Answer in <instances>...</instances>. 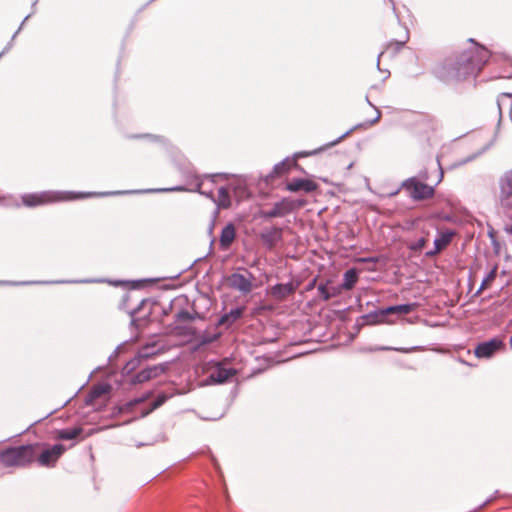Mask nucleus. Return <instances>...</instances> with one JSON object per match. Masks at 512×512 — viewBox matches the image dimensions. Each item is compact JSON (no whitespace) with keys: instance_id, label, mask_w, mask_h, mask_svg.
I'll use <instances>...</instances> for the list:
<instances>
[{"instance_id":"f257e3e1","label":"nucleus","mask_w":512,"mask_h":512,"mask_svg":"<svg viewBox=\"0 0 512 512\" xmlns=\"http://www.w3.org/2000/svg\"><path fill=\"white\" fill-rule=\"evenodd\" d=\"M472 46L459 54L448 56L437 62L431 74L444 84L458 83L470 77H476L493 56L485 46L473 38L468 40Z\"/></svg>"},{"instance_id":"f03ea898","label":"nucleus","mask_w":512,"mask_h":512,"mask_svg":"<svg viewBox=\"0 0 512 512\" xmlns=\"http://www.w3.org/2000/svg\"><path fill=\"white\" fill-rule=\"evenodd\" d=\"M352 131L353 130H347L344 134L337 136L336 138H334L332 140H329L325 144H323L313 150L297 152L292 157H286L285 159H283L282 161H280L279 163L274 165L272 171L264 177V181L267 184H269L273 181L274 178L287 174L292 168L298 167V164H297L298 158L308 157V156L319 154V153L329 149L330 147L336 145L337 143H339L343 138H345L347 135H349Z\"/></svg>"},{"instance_id":"7ed1b4c3","label":"nucleus","mask_w":512,"mask_h":512,"mask_svg":"<svg viewBox=\"0 0 512 512\" xmlns=\"http://www.w3.org/2000/svg\"><path fill=\"white\" fill-rule=\"evenodd\" d=\"M124 192L115 191V192H102V193H74V192H51L44 191L40 193H29L24 194L22 196V202L27 207H35L39 205H43L50 202L63 201V200H74L78 198H85L93 195L98 196H109V195H117L123 194Z\"/></svg>"},{"instance_id":"20e7f679","label":"nucleus","mask_w":512,"mask_h":512,"mask_svg":"<svg viewBox=\"0 0 512 512\" xmlns=\"http://www.w3.org/2000/svg\"><path fill=\"white\" fill-rule=\"evenodd\" d=\"M40 447L39 443L8 447L0 451V464L4 467H25L35 461Z\"/></svg>"},{"instance_id":"39448f33","label":"nucleus","mask_w":512,"mask_h":512,"mask_svg":"<svg viewBox=\"0 0 512 512\" xmlns=\"http://www.w3.org/2000/svg\"><path fill=\"white\" fill-rule=\"evenodd\" d=\"M401 187L405 189L409 196L415 200H426L434 196V186L427 185L419 181L416 177H410L402 182Z\"/></svg>"},{"instance_id":"423d86ee","label":"nucleus","mask_w":512,"mask_h":512,"mask_svg":"<svg viewBox=\"0 0 512 512\" xmlns=\"http://www.w3.org/2000/svg\"><path fill=\"white\" fill-rule=\"evenodd\" d=\"M303 202L296 201L290 198H282L280 201L274 203L273 207L269 210H264L261 213L262 218L272 219L276 217H284L294 210L300 208Z\"/></svg>"},{"instance_id":"0eeeda50","label":"nucleus","mask_w":512,"mask_h":512,"mask_svg":"<svg viewBox=\"0 0 512 512\" xmlns=\"http://www.w3.org/2000/svg\"><path fill=\"white\" fill-rule=\"evenodd\" d=\"M242 271L243 273L234 272L229 276V285L242 294H248L252 291L254 276L247 269L243 268Z\"/></svg>"},{"instance_id":"6e6552de","label":"nucleus","mask_w":512,"mask_h":512,"mask_svg":"<svg viewBox=\"0 0 512 512\" xmlns=\"http://www.w3.org/2000/svg\"><path fill=\"white\" fill-rule=\"evenodd\" d=\"M499 202L503 208L512 210V169L499 178Z\"/></svg>"},{"instance_id":"1a4fd4ad","label":"nucleus","mask_w":512,"mask_h":512,"mask_svg":"<svg viewBox=\"0 0 512 512\" xmlns=\"http://www.w3.org/2000/svg\"><path fill=\"white\" fill-rule=\"evenodd\" d=\"M39 450V448L37 449ZM65 447L62 444H54L53 446L37 451L36 459L40 466L52 467L64 453Z\"/></svg>"},{"instance_id":"9d476101","label":"nucleus","mask_w":512,"mask_h":512,"mask_svg":"<svg viewBox=\"0 0 512 512\" xmlns=\"http://www.w3.org/2000/svg\"><path fill=\"white\" fill-rule=\"evenodd\" d=\"M502 346V340H500L499 338H492L488 341L479 343L475 348V355L478 358H489Z\"/></svg>"},{"instance_id":"9b49d317","label":"nucleus","mask_w":512,"mask_h":512,"mask_svg":"<svg viewBox=\"0 0 512 512\" xmlns=\"http://www.w3.org/2000/svg\"><path fill=\"white\" fill-rule=\"evenodd\" d=\"M166 370V365L160 364V365H154L151 367H147L145 369H142L137 374L134 375L132 382L133 383H143L150 379L156 378L162 373H164Z\"/></svg>"},{"instance_id":"f8f14e48","label":"nucleus","mask_w":512,"mask_h":512,"mask_svg":"<svg viewBox=\"0 0 512 512\" xmlns=\"http://www.w3.org/2000/svg\"><path fill=\"white\" fill-rule=\"evenodd\" d=\"M286 189L290 192L304 191L311 193L317 189V184L309 179L294 178L287 183Z\"/></svg>"},{"instance_id":"ddd939ff","label":"nucleus","mask_w":512,"mask_h":512,"mask_svg":"<svg viewBox=\"0 0 512 512\" xmlns=\"http://www.w3.org/2000/svg\"><path fill=\"white\" fill-rule=\"evenodd\" d=\"M235 375V370L232 368H226L221 364L217 363L216 367L210 372L209 380L212 383L221 384L226 382L232 376Z\"/></svg>"},{"instance_id":"4468645a","label":"nucleus","mask_w":512,"mask_h":512,"mask_svg":"<svg viewBox=\"0 0 512 512\" xmlns=\"http://www.w3.org/2000/svg\"><path fill=\"white\" fill-rule=\"evenodd\" d=\"M453 232L446 231L440 234L438 238L434 240L433 249L426 251L425 256L431 258L440 253L446 246H448L452 240Z\"/></svg>"},{"instance_id":"2eb2a0df","label":"nucleus","mask_w":512,"mask_h":512,"mask_svg":"<svg viewBox=\"0 0 512 512\" xmlns=\"http://www.w3.org/2000/svg\"><path fill=\"white\" fill-rule=\"evenodd\" d=\"M296 286L292 282L287 283H277L271 287V296L277 300H284L288 296L292 295Z\"/></svg>"},{"instance_id":"dca6fc26","label":"nucleus","mask_w":512,"mask_h":512,"mask_svg":"<svg viewBox=\"0 0 512 512\" xmlns=\"http://www.w3.org/2000/svg\"><path fill=\"white\" fill-rule=\"evenodd\" d=\"M389 313L385 311V308L374 310L368 314L362 316L365 324L377 325L382 323H392L393 320H389Z\"/></svg>"},{"instance_id":"f3484780","label":"nucleus","mask_w":512,"mask_h":512,"mask_svg":"<svg viewBox=\"0 0 512 512\" xmlns=\"http://www.w3.org/2000/svg\"><path fill=\"white\" fill-rule=\"evenodd\" d=\"M156 354L155 345H146L140 349L138 355L127 362L125 369L130 372L134 370L140 362V359H147L150 356Z\"/></svg>"},{"instance_id":"a211bd4d","label":"nucleus","mask_w":512,"mask_h":512,"mask_svg":"<svg viewBox=\"0 0 512 512\" xmlns=\"http://www.w3.org/2000/svg\"><path fill=\"white\" fill-rule=\"evenodd\" d=\"M412 120L408 122V125L425 128L428 126H436L438 125V121L435 117L425 114V113H417L411 114Z\"/></svg>"},{"instance_id":"6ab92c4d","label":"nucleus","mask_w":512,"mask_h":512,"mask_svg":"<svg viewBox=\"0 0 512 512\" xmlns=\"http://www.w3.org/2000/svg\"><path fill=\"white\" fill-rule=\"evenodd\" d=\"M330 280H327L325 283H320L317 287L319 295L322 300L328 301L331 298H334L341 294V287L338 286H328L330 284Z\"/></svg>"},{"instance_id":"aec40b11","label":"nucleus","mask_w":512,"mask_h":512,"mask_svg":"<svg viewBox=\"0 0 512 512\" xmlns=\"http://www.w3.org/2000/svg\"><path fill=\"white\" fill-rule=\"evenodd\" d=\"M236 236L235 227L232 223L225 225L220 234V246L222 249H227L233 243Z\"/></svg>"},{"instance_id":"412c9836","label":"nucleus","mask_w":512,"mask_h":512,"mask_svg":"<svg viewBox=\"0 0 512 512\" xmlns=\"http://www.w3.org/2000/svg\"><path fill=\"white\" fill-rule=\"evenodd\" d=\"M244 308L236 307L231 309L229 312L224 313L218 320L219 325L230 326L237 321L243 314Z\"/></svg>"},{"instance_id":"4be33fe9","label":"nucleus","mask_w":512,"mask_h":512,"mask_svg":"<svg viewBox=\"0 0 512 512\" xmlns=\"http://www.w3.org/2000/svg\"><path fill=\"white\" fill-rule=\"evenodd\" d=\"M358 280V273L355 268L348 269L343 275V283L341 285H337L341 287L342 290H351Z\"/></svg>"},{"instance_id":"5701e85b","label":"nucleus","mask_w":512,"mask_h":512,"mask_svg":"<svg viewBox=\"0 0 512 512\" xmlns=\"http://www.w3.org/2000/svg\"><path fill=\"white\" fill-rule=\"evenodd\" d=\"M219 209H227L231 206V198L229 189L226 187H220L218 190L217 198L214 197L213 201Z\"/></svg>"},{"instance_id":"b1692460","label":"nucleus","mask_w":512,"mask_h":512,"mask_svg":"<svg viewBox=\"0 0 512 512\" xmlns=\"http://www.w3.org/2000/svg\"><path fill=\"white\" fill-rule=\"evenodd\" d=\"M260 237L267 247L272 248L275 245L278 238L280 237V230H278L277 228H270L264 230L263 232H261Z\"/></svg>"},{"instance_id":"393cba45","label":"nucleus","mask_w":512,"mask_h":512,"mask_svg":"<svg viewBox=\"0 0 512 512\" xmlns=\"http://www.w3.org/2000/svg\"><path fill=\"white\" fill-rule=\"evenodd\" d=\"M193 183H194V188L190 189V191L198 192V193L206 196L207 198L211 199L212 201H214V193H213L212 187L209 188L208 190L204 189L205 183L201 177L194 175Z\"/></svg>"},{"instance_id":"a878e982","label":"nucleus","mask_w":512,"mask_h":512,"mask_svg":"<svg viewBox=\"0 0 512 512\" xmlns=\"http://www.w3.org/2000/svg\"><path fill=\"white\" fill-rule=\"evenodd\" d=\"M109 390H110V386L107 384L94 386L91 389V391L88 393V395L86 396V399H85L86 404H88V405L92 404L96 399H98L99 397H101L104 394H107L109 392Z\"/></svg>"},{"instance_id":"bb28decb","label":"nucleus","mask_w":512,"mask_h":512,"mask_svg":"<svg viewBox=\"0 0 512 512\" xmlns=\"http://www.w3.org/2000/svg\"><path fill=\"white\" fill-rule=\"evenodd\" d=\"M416 307L415 303H406L394 306H388L385 308V311L389 313V316L394 314H409Z\"/></svg>"},{"instance_id":"cd10ccee","label":"nucleus","mask_w":512,"mask_h":512,"mask_svg":"<svg viewBox=\"0 0 512 512\" xmlns=\"http://www.w3.org/2000/svg\"><path fill=\"white\" fill-rule=\"evenodd\" d=\"M83 429L81 427L65 428L57 431V439L60 440H72L77 438Z\"/></svg>"},{"instance_id":"c85d7f7f","label":"nucleus","mask_w":512,"mask_h":512,"mask_svg":"<svg viewBox=\"0 0 512 512\" xmlns=\"http://www.w3.org/2000/svg\"><path fill=\"white\" fill-rule=\"evenodd\" d=\"M407 40H408V31L406 30V39L403 41L392 39L387 45V50L391 51L392 55L395 56L402 50V48L405 46V43Z\"/></svg>"},{"instance_id":"c756f323","label":"nucleus","mask_w":512,"mask_h":512,"mask_svg":"<svg viewBox=\"0 0 512 512\" xmlns=\"http://www.w3.org/2000/svg\"><path fill=\"white\" fill-rule=\"evenodd\" d=\"M497 266L495 265L490 272L485 276V278L482 280V283L478 290L475 292L474 296H478L487 286V284L491 281H493L496 278L497 274Z\"/></svg>"},{"instance_id":"7c9ffc66","label":"nucleus","mask_w":512,"mask_h":512,"mask_svg":"<svg viewBox=\"0 0 512 512\" xmlns=\"http://www.w3.org/2000/svg\"><path fill=\"white\" fill-rule=\"evenodd\" d=\"M426 243H427V239L425 237H420L419 239H417L413 242H410L407 247L412 252H418V251H421L422 248H424Z\"/></svg>"},{"instance_id":"2f4dec72","label":"nucleus","mask_w":512,"mask_h":512,"mask_svg":"<svg viewBox=\"0 0 512 512\" xmlns=\"http://www.w3.org/2000/svg\"><path fill=\"white\" fill-rule=\"evenodd\" d=\"M375 110L377 113L375 117L366 119L364 122L353 124L350 128H366V126H368V125L375 124L381 116L380 112L376 108H375Z\"/></svg>"},{"instance_id":"473e14b6","label":"nucleus","mask_w":512,"mask_h":512,"mask_svg":"<svg viewBox=\"0 0 512 512\" xmlns=\"http://www.w3.org/2000/svg\"><path fill=\"white\" fill-rule=\"evenodd\" d=\"M129 138H131V139H145V140H147L148 142H151V143H156V142L161 141V138L159 136L152 135V134H133V135L129 136Z\"/></svg>"},{"instance_id":"72a5a7b5","label":"nucleus","mask_w":512,"mask_h":512,"mask_svg":"<svg viewBox=\"0 0 512 512\" xmlns=\"http://www.w3.org/2000/svg\"><path fill=\"white\" fill-rule=\"evenodd\" d=\"M218 178L226 180V179H228V174H226V173H215V174H209V175H204L203 176V179H207L208 181L211 182V184L216 183Z\"/></svg>"},{"instance_id":"f704fd0d","label":"nucleus","mask_w":512,"mask_h":512,"mask_svg":"<svg viewBox=\"0 0 512 512\" xmlns=\"http://www.w3.org/2000/svg\"><path fill=\"white\" fill-rule=\"evenodd\" d=\"M219 338V334H210L200 336V344H210Z\"/></svg>"},{"instance_id":"c9c22d12","label":"nucleus","mask_w":512,"mask_h":512,"mask_svg":"<svg viewBox=\"0 0 512 512\" xmlns=\"http://www.w3.org/2000/svg\"><path fill=\"white\" fill-rule=\"evenodd\" d=\"M187 189L183 186H175L171 188H163V189H154L148 190L149 192H173V191H186Z\"/></svg>"},{"instance_id":"e433bc0d","label":"nucleus","mask_w":512,"mask_h":512,"mask_svg":"<svg viewBox=\"0 0 512 512\" xmlns=\"http://www.w3.org/2000/svg\"><path fill=\"white\" fill-rule=\"evenodd\" d=\"M14 39L13 36L11 37L10 41L6 44V46L3 48V50L0 52V58L4 56L14 45Z\"/></svg>"},{"instance_id":"4c0bfd02","label":"nucleus","mask_w":512,"mask_h":512,"mask_svg":"<svg viewBox=\"0 0 512 512\" xmlns=\"http://www.w3.org/2000/svg\"><path fill=\"white\" fill-rule=\"evenodd\" d=\"M146 300L145 299H142L136 308H133L131 311H130V315L132 316V323L135 322V319H134V315L137 313V311L140 309L141 306H143L145 304Z\"/></svg>"},{"instance_id":"58836bf2","label":"nucleus","mask_w":512,"mask_h":512,"mask_svg":"<svg viewBox=\"0 0 512 512\" xmlns=\"http://www.w3.org/2000/svg\"><path fill=\"white\" fill-rule=\"evenodd\" d=\"M177 318H178L179 320H191V319H192V317H191V315L189 314V312L184 311V310L180 311V312L177 314Z\"/></svg>"},{"instance_id":"ea45409f","label":"nucleus","mask_w":512,"mask_h":512,"mask_svg":"<svg viewBox=\"0 0 512 512\" xmlns=\"http://www.w3.org/2000/svg\"><path fill=\"white\" fill-rule=\"evenodd\" d=\"M38 1L39 0H33L32 4H31V12H30L31 15L35 14L37 11L36 6H37Z\"/></svg>"},{"instance_id":"a19ab883","label":"nucleus","mask_w":512,"mask_h":512,"mask_svg":"<svg viewBox=\"0 0 512 512\" xmlns=\"http://www.w3.org/2000/svg\"><path fill=\"white\" fill-rule=\"evenodd\" d=\"M24 26V21H22L18 27V29L15 31V33L13 34V38H16V36L20 33V31L22 30Z\"/></svg>"},{"instance_id":"79ce46f5","label":"nucleus","mask_w":512,"mask_h":512,"mask_svg":"<svg viewBox=\"0 0 512 512\" xmlns=\"http://www.w3.org/2000/svg\"><path fill=\"white\" fill-rule=\"evenodd\" d=\"M316 281L317 279L314 278L307 286V290H311L312 288H314L315 284H316Z\"/></svg>"},{"instance_id":"37998d69","label":"nucleus","mask_w":512,"mask_h":512,"mask_svg":"<svg viewBox=\"0 0 512 512\" xmlns=\"http://www.w3.org/2000/svg\"><path fill=\"white\" fill-rule=\"evenodd\" d=\"M384 54V52H380L377 56V69L379 71H382L381 68H380V57Z\"/></svg>"},{"instance_id":"c03bdc74","label":"nucleus","mask_w":512,"mask_h":512,"mask_svg":"<svg viewBox=\"0 0 512 512\" xmlns=\"http://www.w3.org/2000/svg\"><path fill=\"white\" fill-rule=\"evenodd\" d=\"M391 4H392V10H393V13L395 14V17L397 18V20L399 21V16L398 14L396 13V8H395V3L393 0H390Z\"/></svg>"},{"instance_id":"a18cd8bd","label":"nucleus","mask_w":512,"mask_h":512,"mask_svg":"<svg viewBox=\"0 0 512 512\" xmlns=\"http://www.w3.org/2000/svg\"><path fill=\"white\" fill-rule=\"evenodd\" d=\"M438 165H440V163H439V162H438ZM439 169H440V175H439V179H438V181H437L436 185H437V184L442 180V178H443V171H442L441 166H439Z\"/></svg>"},{"instance_id":"49530a36","label":"nucleus","mask_w":512,"mask_h":512,"mask_svg":"<svg viewBox=\"0 0 512 512\" xmlns=\"http://www.w3.org/2000/svg\"><path fill=\"white\" fill-rule=\"evenodd\" d=\"M32 15L29 13L28 15L25 16V18L22 20L25 22H27V20L31 17Z\"/></svg>"},{"instance_id":"de8ad7c7","label":"nucleus","mask_w":512,"mask_h":512,"mask_svg":"<svg viewBox=\"0 0 512 512\" xmlns=\"http://www.w3.org/2000/svg\"><path fill=\"white\" fill-rule=\"evenodd\" d=\"M394 350H396V351H402V352H409V350H408V349H399V348H395Z\"/></svg>"},{"instance_id":"09e8293b","label":"nucleus","mask_w":512,"mask_h":512,"mask_svg":"<svg viewBox=\"0 0 512 512\" xmlns=\"http://www.w3.org/2000/svg\"><path fill=\"white\" fill-rule=\"evenodd\" d=\"M506 231H507L508 233L512 234V227H510V228H506Z\"/></svg>"},{"instance_id":"8fccbe9b","label":"nucleus","mask_w":512,"mask_h":512,"mask_svg":"<svg viewBox=\"0 0 512 512\" xmlns=\"http://www.w3.org/2000/svg\"><path fill=\"white\" fill-rule=\"evenodd\" d=\"M385 72H387V75H385L384 79L388 78V76L390 75V72L388 70H385Z\"/></svg>"},{"instance_id":"3c124183","label":"nucleus","mask_w":512,"mask_h":512,"mask_svg":"<svg viewBox=\"0 0 512 512\" xmlns=\"http://www.w3.org/2000/svg\"><path fill=\"white\" fill-rule=\"evenodd\" d=\"M382 350H392L390 347H383Z\"/></svg>"},{"instance_id":"603ef678","label":"nucleus","mask_w":512,"mask_h":512,"mask_svg":"<svg viewBox=\"0 0 512 512\" xmlns=\"http://www.w3.org/2000/svg\"><path fill=\"white\" fill-rule=\"evenodd\" d=\"M422 179L426 180L427 179V176L426 175H422L421 176Z\"/></svg>"},{"instance_id":"864d4df0","label":"nucleus","mask_w":512,"mask_h":512,"mask_svg":"<svg viewBox=\"0 0 512 512\" xmlns=\"http://www.w3.org/2000/svg\"><path fill=\"white\" fill-rule=\"evenodd\" d=\"M162 400H157V405L161 404Z\"/></svg>"},{"instance_id":"5fc2aeb1","label":"nucleus","mask_w":512,"mask_h":512,"mask_svg":"<svg viewBox=\"0 0 512 512\" xmlns=\"http://www.w3.org/2000/svg\"><path fill=\"white\" fill-rule=\"evenodd\" d=\"M510 345L512 347V336L510 337Z\"/></svg>"}]
</instances>
